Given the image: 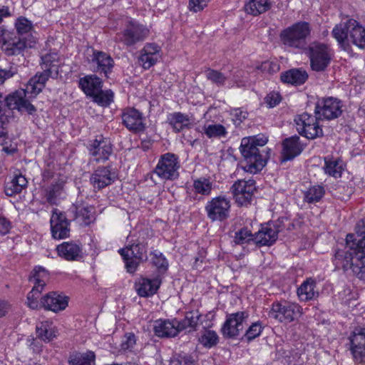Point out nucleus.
<instances>
[{
	"instance_id": "nucleus-52",
	"label": "nucleus",
	"mask_w": 365,
	"mask_h": 365,
	"mask_svg": "<svg viewBox=\"0 0 365 365\" xmlns=\"http://www.w3.org/2000/svg\"><path fill=\"white\" fill-rule=\"evenodd\" d=\"M150 256L153 265L158 269H163L164 270L167 269L168 262L161 252L158 250H154L150 252Z\"/></svg>"
},
{
	"instance_id": "nucleus-3",
	"label": "nucleus",
	"mask_w": 365,
	"mask_h": 365,
	"mask_svg": "<svg viewBox=\"0 0 365 365\" xmlns=\"http://www.w3.org/2000/svg\"><path fill=\"white\" fill-rule=\"evenodd\" d=\"M267 141V138L264 135L244 138L242 140L240 152L244 160L241 163L245 172L255 174L265 166L269 151L265 150L263 147Z\"/></svg>"
},
{
	"instance_id": "nucleus-9",
	"label": "nucleus",
	"mask_w": 365,
	"mask_h": 365,
	"mask_svg": "<svg viewBox=\"0 0 365 365\" xmlns=\"http://www.w3.org/2000/svg\"><path fill=\"white\" fill-rule=\"evenodd\" d=\"M230 200L224 196H217L207 201L205 210L211 222H222L230 217Z\"/></svg>"
},
{
	"instance_id": "nucleus-20",
	"label": "nucleus",
	"mask_w": 365,
	"mask_h": 365,
	"mask_svg": "<svg viewBox=\"0 0 365 365\" xmlns=\"http://www.w3.org/2000/svg\"><path fill=\"white\" fill-rule=\"evenodd\" d=\"M91 63L95 72L103 74L106 78L114 66V61L109 54L96 50L93 51Z\"/></svg>"
},
{
	"instance_id": "nucleus-61",
	"label": "nucleus",
	"mask_w": 365,
	"mask_h": 365,
	"mask_svg": "<svg viewBox=\"0 0 365 365\" xmlns=\"http://www.w3.org/2000/svg\"><path fill=\"white\" fill-rule=\"evenodd\" d=\"M6 98H7V96L6 98H4L2 95V93L0 92V122H4V110H3L4 102L6 105V106L8 107V105L6 103Z\"/></svg>"
},
{
	"instance_id": "nucleus-32",
	"label": "nucleus",
	"mask_w": 365,
	"mask_h": 365,
	"mask_svg": "<svg viewBox=\"0 0 365 365\" xmlns=\"http://www.w3.org/2000/svg\"><path fill=\"white\" fill-rule=\"evenodd\" d=\"M153 330L159 337H174L178 335L174 320L158 319L155 322Z\"/></svg>"
},
{
	"instance_id": "nucleus-26",
	"label": "nucleus",
	"mask_w": 365,
	"mask_h": 365,
	"mask_svg": "<svg viewBox=\"0 0 365 365\" xmlns=\"http://www.w3.org/2000/svg\"><path fill=\"white\" fill-rule=\"evenodd\" d=\"M282 162L290 160L299 155L302 150V145L297 135L286 138L282 143Z\"/></svg>"
},
{
	"instance_id": "nucleus-4",
	"label": "nucleus",
	"mask_w": 365,
	"mask_h": 365,
	"mask_svg": "<svg viewBox=\"0 0 365 365\" xmlns=\"http://www.w3.org/2000/svg\"><path fill=\"white\" fill-rule=\"evenodd\" d=\"M310 33V24L306 21H299L282 30L279 37L284 46L303 48L306 46V39Z\"/></svg>"
},
{
	"instance_id": "nucleus-13",
	"label": "nucleus",
	"mask_w": 365,
	"mask_h": 365,
	"mask_svg": "<svg viewBox=\"0 0 365 365\" xmlns=\"http://www.w3.org/2000/svg\"><path fill=\"white\" fill-rule=\"evenodd\" d=\"M248 316L246 312H237L227 314L226 320L221 328L223 336L227 339H233L239 336L245 328V324Z\"/></svg>"
},
{
	"instance_id": "nucleus-54",
	"label": "nucleus",
	"mask_w": 365,
	"mask_h": 365,
	"mask_svg": "<svg viewBox=\"0 0 365 365\" xmlns=\"http://www.w3.org/2000/svg\"><path fill=\"white\" fill-rule=\"evenodd\" d=\"M136 344V337L132 332L125 333L121 343V349L123 351L132 350Z\"/></svg>"
},
{
	"instance_id": "nucleus-22",
	"label": "nucleus",
	"mask_w": 365,
	"mask_h": 365,
	"mask_svg": "<svg viewBox=\"0 0 365 365\" xmlns=\"http://www.w3.org/2000/svg\"><path fill=\"white\" fill-rule=\"evenodd\" d=\"M351 351L355 361H365V329H356L349 337Z\"/></svg>"
},
{
	"instance_id": "nucleus-25",
	"label": "nucleus",
	"mask_w": 365,
	"mask_h": 365,
	"mask_svg": "<svg viewBox=\"0 0 365 365\" xmlns=\"http://www.w3.org/2000/svg\"><path fill=\"white\" fill-rule=\"evenodd\" d=\"M64 181L62 179H54L43 190V196L50 205H56L64 193Z\"/></svg>"
},
{
	"instance_id": "nucleus-16",
	"label": "nucleus",
	"mask_w": 365,
	"mask_h": 365,
	"mask_svg": "<svg viewBox=\"0 0 365 365\" xmlns=\"http://www.w3.org/2000/svg\"><path fill=\"white\" fill-rule=\"evenodd\" d=\"M51 231L54 239L67 238L70 235V221L65 212L54 208L50 220Z\"/></svg>"
},
{
	"instance_id": "nucleus-29",
	"label": "nucleus",
	"mask_w": 365,
	"mask_h": 365,
	"mask_svg": "<svg viewBox=\"0 0 365 365\" xmlns=\"http://www.w3.org/2000/svg\"><path fill=\"white\" fill-rule=\"evenodd\" d=\"M168 122L175 133H180L184 129L190 128L192 125L191 118L181 112H174L168 115Z\"/></svg>"
},
{
	"instance_id": "nucleus-21",
	"label": "nucleus",
	"mask_w": 365,
	"mask_h": 365,
	"mask_svg": "<svg viewBox=\"0 0 365 365\" xmlns=\"http://www.w3.org/2000/svg\"><path fill=\"white\" fill-rule=\"evenodd\" d=\"M68 297L57 292H51L41 298V307L46 310L58 312L68 307Z\"/></svg>"
},
{
	"instance_id": "nucleus-51",
	"label": "nucleus",
	"mask_w": 365,
	"mask_h": 365,
	"mask_svg": "<svg viewBox=\"0 0 365 365\" xmlns=\"http://www.w3.org/2000/svg\"><path fill=\"white\" fill-rule=\"evenodd\" d=\"M199 341L206 348H211L218 342V336L215 331L205 330L204 333L199 338Z\"/></svg>"
},
{
	"instance_id": "nucleus-64",
	"label": "nucleus",
	"mask_w": 365,
	"mask_h": 365,
	"mask_svg": "<svg viewBox=\"0 0 365 365\" xmlns=\"http://www.w3.org/2000/svg\"><path fill=\"white\" fill-rule=\"evenodd\" d=\"M9 309V304L6 302H0V317H4Z\"/></svg>"
},
{
	"instance_id": "nucleus-14",
	"label": "nucleus",
	"mask_w": 365,
	"mask_h": 365,
	"mask_svg": "<svg viewBox=\"0 0 365 365\" xmlns=\"http://www.w3.org/2000/svg\"><path fill=\"white\" fill-rule=\"evenodd\" d=\"M341 102L337 98L329 97L319 100L315 106V114L321 120L337 118L342 113Z\"/></svg>"
},
{
	"instance_id": "nucleus-27",
	"label": "nucleus",
	"mask_w": 365,
	"mask_h": 365,
	"mask_svg": "<svg viewBox=\"0 0 365 365\" xmlns=\"http://www.w3.org/2000/svg\"><path fill=\"white\" fill-rule=\"evenodd\" d=\"M35 41L32 39H26L24 37L15 38L6 41L3 44V49L9 56L18 55L26 48L32 47Z\"/></svg>"
},
{
	"instance_id": "nucleus-30",
	"label": "nucleus",
	"mask_w": 365,
	"mask_h": 365,
	"mask_svg": "<svg viewBox=\"0 0 365 365\" xmlns=\"http://www.w3.org/2000/svg\"><path fill=\"white\" fill-rule=\"evenodd\" d=\"M101 79L96 75H88L79 80V86L86 96H92L103 86Z\"/></svg>"
},
{
	"instance_id": "nucleus-12",
	"label": "nucleus",
	"mask_w": 365,
	"mask_h": 365,
	"mask_svg": "<svg viewBox=\"0 0 365 365\" xmlns=\"http://www.w3.org/2000/svg\"><path fill=\"white\" fill-rule=\"evenodd\" d=\"M236 203L240 206L250 204L256 191L255 181L252 179L238 180L230 187Z\"/></svg>"
},
{
	"instance_id": "nucleus-42",
	"label": "nucleus",
	"mask_w": 365,
	"mask_h": 365,
	"mask_svg": "<svg viewBox=\"0 0 365 365\" xmlns=\"http://www.w3.org/2000/svg\"><path fill=\"white\" fill-rule=\"evenodd\" d=\"M37 336L44 341H50L55 337L51 324L47 321L40 322L36 325Z\"/></svg>"
},
{
	"instance_id": "nucleus-45",
	"label": "nucleus",
	"mask_w": 365,
	"mask_h": 365,
	"mask_svg": "<svg viewBox=\"0 0 365 365\" xmlns=\"http://www.w3.org/2000/svg\"><path fill=\"white\" fill-rule=\"evenodd\" d=\"M203 130L209 138L225 137L227 133L225 126L220 124L205 125Z\"/></svg>"
},
{
	"instance_id": "nucleus-62",
	"label": "nucleus",
	"mask_w": 365,
	"mask_h": 365,
	"mask_svg": "<svg viewBox=\"0 0 365 365\" xmlns=\"http://www.w3.org/2000/svg\"><path fill=\"white\" fill-rule=\"evenodd\" d=\"M264 68H268L270 72H277L279 70V65L272 62H265L263 64Z\"/></svg>"
},
{
	"instance_id": "nucleus-53",
	"label": "nucleus",
	"mask_w": 365,
	"mask_h": 365,
	"mask_svg": "<svg viewBox=\"0 0 365 365\" xmlns=\"http://www.w3.org/2000/svg\"><path fill=\"white\" fill-rule=\"evenodd\" d=\"M262 331V327L259 322L253 323L246 331L245 337L248 341L255 339L260 335Z\"/></svg>"
},
{
	"instance_id": "nucleus-11",
	"label": "nucleus",
	"mask_w": 365,
	"mask_h": 365,
	"mask_svg": "<svg viewBox=\"0 0 365 365\" xmlns=\"http://www.w3.org/2000/svg\"><path fill=\"white\" fill-rule=\"evenodd\" d=\"M149 33V29L144 25L135 21H130L125 29L118 34V37L123 44L130 46L145 40Z\"/></svg>"
},
{
	"instance_id": "nucleus-44",
	"label": "nucleus",
	"mask_w": 365,
	"mask_h": 365,
	"mask_svg": "<svg viewBox=\"0 0 365 365\" xmlns=\"http://www.w3.org/2000/svg\"><path fill=\"white\" fill-rule=\"evenodd\" d=\"M15 29L19 37L30 35L34 31L32 22L24 16H20L16 20Z\"/></svg>"
},
{
	"instance_id": "nucleus-33",
	"label": "nucleus",
	"mask_w": 365,
	"mask_h": 365,
	"mask_svg": "<svg viewBox=\"0 0 365 365\" xmlns=\"http://www.w3.org/2000/svg\"><path fill=\"white\" fill-rule=\"evenodd\" d=\"M280 78L285 83L298 86L305 83L308 78V73L304 70L293 68L282 73Z\"/></svg>"
},
{
	"instance_id": "nucleus-57",
	"label": "nucleus",
	"mask_w": 365,
	"mask_h": 365,
	"mask_svg": "<svg viewBox=\"0 0 365 365\" xmlns=\"http://www.w3.org/2000/svg\"><path fill=\"white\" fill-rule=\"evenodd\" d=\"M281 101V96L278 93H270L266 97V103L269 107H274Z\"/></svg>"
},
{
	"instance_id": "nucleus-47",
	"label": "nucleus",
	"mask_w": 365,
	"mask_h": 365,
	"mask_svg": "<svg viewBox=\"0 0 365 365\" xmlns=\"http://www.w3.org/2000/svg\"><path fill=\"white\" fill-rule=\"evenodd\" d=\"M93 101L101 106H108L113 101V93L110 90L103 91L102 88L91 96Z\"/></svg>"
},
{
	"instance_id": "nucleus-28",
	"label": "nucleus",
	"mask_w": 365,
	"mask_h": 365,
	"mask_svg": "<svg viewBox=\"0 0 365 365\" xmlns=\"http://www.w3.org/2000/svg\"><path fill=\"white\" fill-rule=\"evenodd\" d=\"M160 284L161 280L158 277L153 279L143 277L135 284L136 292L140 297H151L157 292Z\"/></svg>"
},
{
	"instance_id": "nucleus-17",
	"label": "nucleus",
	"mask_w": 365,
	"mask_h": 365,
	"mask_svg": "<svg viewBox=\"0 0 365 365\" xmlns=\"http://www.w3.org/2000/svg\"><path fill=\"white\" fill-rule=\"evenodd\" d=\"M117 178V172L112 166H99L91 174L90 182L94 189L100 190L114 182Z\"/></svg>"
},
{
	"instance_id": "nucleus-58",
	"label": "nucleus",
	"mask_w": 365,
	"mask_h": 365,
	"mask_svg": "<svg viewBox=\"0 0 365 365\" xmlns=\"http://www.w3.org/2000/svg\"><path fill=\"white\" fill-rule=\"evenodd\" d=\"M11 228V223L4 217H0V235L7 234Z\"/></svg>"
},
{
	"instance_id": "nucleus-7",
	"label": "nucleus",
	"mask_w": 365,
	"mask_h": 365,
	"mask_svg": "<svg viewBox=\"0 0 365 365\" xmlns=\"http://www.w3.org/2000/svg\"><path fill=\"white\" fill-rule=\"evenodd\" d=\"M180 163L178 156L167 153L160 155L153 173L164 180H175L179 178Z\"/></svg>"
},
{
	"instance_id": "nucleus-15",
	"label": "nucleus",
	"mask_w": 365,
	"mask_h": 365,
	"mask_svg": "<svg viewBox=\"0 0 365 365\" xmlns=\"http://www.w3.org/2000/svg\"><path fill=\"white\" fill-rule=\"evenodd\" d=\"M301 307L288 302H275L272 304L269 316L280 322H291L300 314Z\"/></svg>"
},
{
	"instance_id": "nucleus-55",
	"label": "nucleus",
	"mask_w": 365,
	"mask_h": 365,
	"mask_svg": "<svg viewBox=\"0 0 365 365\" xmlns=\"http://www.w3.org/2000/svg\"><path fill=\"white\" fill-rule=\"evenodd\" d=\"M140 61L142 63L143 68L148 69L157 62L158 56L144 53L140 56Z\"/></svg>"
},
{
	"instance_id": "nucleus-23",
	"label": "nucleus",
	"mask_w": 365,
	"mask_h": 365,
	"mask_svg": "<svg viewBox=\"0 0 365 365\" xmlns=\"http://www.w3.org/2000/svg\"><path fill=\"white\" fill-rule=\"evenodd\" d=\"M279 232L278 227L272 222L262 225L261 229L255 234V244L259 246L272 245L277 240Z\"/></svg>"
},
{
	"instance_id": "nucleus-48",
	"label": "nucleus",
	"mask_w": 365,
	"mask_h": 365,
	"mask_svg": "<svg viewBox=\"0 0 365 365\" xmlns=\"http://www.w3.org/2000/svg\"><path fill=\"white\" fill-rule=\"evenodd\" d=\"M170 365H196V361L190 354L179 353L173 356Z\"/></svg>"
},
{
	"instance_id": "nucleus-31",
	"label": "nucleus",
	"mask_w": 365,
	"mask_h": 365,
	"mask_svg": "<svg viewBox=\"0 0 365 365\" xmlns=\"http://www.w3.org/2000/svg\"><path fill=\"white\" fill-rule=\"evenodd\" d=\"M316 281L312 278L305 280L297 289V295L301 301L307 302L315 299L319 296V292L316 289Z\"/></svg>"
},
{
	"instance_id": "nucleus-36",
	"label": "nucleus",
	"mask_w": 365,
	"mask_h": 365,
	"mask_svg": "<svg viewBox=\"0 0 365 365\" xmlns=\"http://www.w3.org/2000/svg\"><path fill=\"white\" fill-rule=\"evenodd\" d=\"M26 178L21 174L16 175L5 187V192L8 196L20 193L27 185Z\"/></svg>"
},
{
	"instance_id": "nucleus-38",
	"label": "nucleus",
	"mask_w": 365,
	"mask_h": 365,
	"mask_svg": "<svg viewBox=\"0 0 365 365\" xmlns=\"http://www.w3.org/2000/svg\"><path fill=\"white\" fill-rule=\"evenodd\" d=\"M271 7L269 0H250L245 5L246 11L253 16L264 13Z\"/></svg>"
},
{
	"instance_id": "nucleus-37",
	"label": "nucleus",
	"mask_w": 365,
	"mask_h": 365,
	"mask_svg": "<svg viewBox=\"0 0 365 365\" xmlns=\"http://www.w3.org/2000/svg\"><path fill=\"white\" fill-rule=\"evenodd\" d=\"M324 170L326 174L335 178H340L344 170V164L340 159H327Z\"/></svg>"
},
{
	"instance_id": "nucleus-18",
	"label": "nucleus",
	"mask_w": 365,
	"mask_h": 365,
	"mask_svg": "<svg viewBox=\"0 0 365 365\" xmlns=\"http://www.w3.org/2000/svg\"><path fill=\"white\" fill-rule=\"evenodd\" d=\"M89 153L97 163H104L113 153L112 144L108 138L102 135L96 138L89 147Z\"/></svg>"
},
{
	"instance_id": "nucleus-34",
	"label": "nucleus",
	"mask_w": 365,
	"mask_h": 365,
	"mask_svg": "<svg viewBox=\"0 0 365 365\" xmlns=\"http://www.w3.org/2000/svg\"><path fill=\"white\" fill-rule=\"evenodd\" d=\"M349 24L351 27L349 40L359 48H364L365 47V29L354 19H349Z\"/></svg>"
},
{
	"instance_id": "nucleus-10",
	"label": "nucleus",
	"mask_w": 365,
	"mask_h": 365,
	"mask_svg": "<svg viewBox=\"0 0 365 365\" xmlns=\"http://www.w3.org/2000/svg\"><path fill=\"white\" fill-rule=\"evenodd\" d=\"M48 278V272L43 267H36L31 272L29 281L34 284V287L27 295V304L32 309L41 307V302H38L39 295L46 285V279Z\"/></svg>"
},
{
	"instance_id": "nucleus-46",
	"label": "nucleus",
	"mask_w": 365,
	"mask_h": 365,
	"mask_svg": "<svg viewBox=\"0 0 365 365\" xmlns=\"http://www.w3.org/2000/svg\"><path fill=\"white\" fill-rule=\"evenodd\" d=\"M250 242L255 243V235H252L247 227H243L235 232L234 242L236 245H242Z\"/></svg>"
},
{
	"instance_id": "nucleus-5",
	"label": "nucleus",
	"mask_w": 365,
	"mask_h": 365,
	"mask_svg": "<svg viewBox=\"0 0 365 365\" xmlns=\"http://www.w3.org/2000/svg\"><path fill=\"white\" fill-rule=\"evenodd\" d=\"M311 68L317 72L324 71L330 64L334 51L329 45L314 41L308 47Z\"/></svg>"
},
{
	"instance_id": "nucleus-35",
	"label": "nucleus",
	"mask_w": 365,
	"mask_h": 365,
	"mask_svg": "<svg viewBox=\"0 0 365 365\" xmlns=\"http://www.w3.org/2000/svg\"><path fill=\"white\" fill-rule=\"evenodd\" d=\"M200 317V315L197 312H189L186 313L183 319L180 321L174 319L175 327L178 329V334L186 329H188L189 332L195 330L198 324Z\"/></svg>"
},
{
	"instance_id": "nucleus-63",
	"label": "nucleus",
	"mask_w": 365,
	"mask_h": 365,
	"mask_svg": "<svg viewBox=\"0 0 365 365\" xmlns=\"http://www.w3.org/2000/svg\"><path fill=\"white\" fill-rule=\"evenodd\" d=\"M12 76L10 71L0 68V84L3 83L4 81Z\"/></svg>"
},
{
	"instance_id": "nucleus-60",
	"label": "nucleus",
	"mask_w": 365,
	"mask_h": 365,
	"mask_svg": "<svg viewBox=\"0 0 365 365\" xmlns=\"http://www.w3.org/2000/svg\"><path fill=\"white\" fill-rule=\"evenodd\" d=\"M143 51H144V53H149L150 55H155V56H158V53L160 51V48H159V46H158L155 44L148 43L144 47Z\"/></svg>"
},
{
	"instance_id": "nucleus-1",
	"label": "nucleus",
	"mask_w": 365,
	"mask_h": 365,
	"mask_svg": "<svg viewBox=\"0 0 365 365\" xmlns=\"http://www.w3.org/2000/svg\"><path fill=\"white\" fill-rule=\"evenodd\" d=\"M43 72L37 73L29 81L26 88L21 89L9 95L6 98L8 108L11 110H18L20 112H27L33 114L36 110L26 98L35 97L45 87L48 78H56L58 75V56L56 53H48L41 57Z\"/></svg>"
},
{
	"instance_id": "nucleus-24",
	"label": "nucleus",
	"mask_w": 365,
	"mask_h": 365,
	"mask_svg": "<svg viewBox=\"0 0 365 365\" xmlns=\"http://www.w3.org/2000/svg\"><path fill=\"white\" fill-rule=\"evenodd\" d=\"M56 250L58 255L67 261H77L83 256L81 245L72 241L58 245Z\"/></svg>"
},
{
	"instance_id": "nucleus-43",
	"label": "nucleus",
	"mask_w": 365,
	"mask_h": 365,
	"mask_svg": "<svg viewBox=\"0 0 365 365\" xmlns=\"http://www.w3.org/2000/svg\"><path fill=\"white\" fill-rule=\"evenodd\" d=\"M324 193L325 191L322 186L314 185L304 192V200L308 203L317 202L322 199Z\"/></svg>"
},
{
	"instance_id": "nucleus-40",
	"label": "nucleus",
	"mask_w": 365,
	"mask_h": 365,
	"mask_svg": "<svg viewBox=\"0 0 365 365\" xmlns=\"http://www.w3.org/2000/svg\"><path fill=\"white\" fill-rule=\"evenodd\" d=\"M72 209V211L76 213L75 218L78 220L81 224L88 225L93 220V208L73 205Z\"/></svg>"
},
{
	"instance_id": "nucleus-2",
	"label": "nucleus",
	"mask_w": 365,
	"mask_h": 365,
	"mask_svg": "<svg viewBox=\"0 0 365 365\" xmlns=\"http://www.w3.org/2000/svg\"><path fill=\"white\" fill-rule=\"evenodd\" d=\"M365 219L357 226V235H347L344 250L335 253V260L341 262L344 268L349 267L360 279L365 277Z\"/></svg>"
},
{
	"instance_id": "nucleus-39",
	"label": "nucleus",
	"mask_w": 365,
	"mask_h": 365,
	"mask_svg": "<svg viewBox=\"0 0 365 365\" xmlns=\"http://www.w3.org/2000/svg\"><path fill=\"white\" fill-rule=\"evenodd\" d=\"M350 29L349 20L345 23L336 25L333 29L332 36L341 46H344L346 41H349Z\"/></svg>"
},
{
	"instance_id": "nucleus-56",
	"label": "nucleus",
	"mask_w": 365,
	"mask_h": 365,
	"mask_svg": "<svg viewBox=\"0 0 365 365\" xmlns=\"http://www.w3.org/2000/svg\"><path fill=\"white\" fill-rule=\"evenodd\" d=\"M210 0H190L189 8L193 12H198L203 10Z\"/></svg>"
},
{
	"instance_id": "nucleus-41",
	"label": "nucleus",
	"mask_w": 365,
	"mask_h": 365,
	"mask_svg": "<svg viewBox=\"0 0 365 365\" xmlns=\"http://www.w3.org/2000/svg\"><path fill=\"white\" fill-rule=\"evenodd\" d=\"M193 188L197 194L208 196L211 194L213 183L209 178L205 177L199 178L193 181Z\"/></svg>"
},
{
	"instance_id": "nucleus-8",
	"label": "nucleus",
	"mask_w": 365,
	"mask_h": 365,
	"mask_svg": "<svg viewBox=\"0 0 365 365\" xmlns=\"http://www.w3.org/2000/svg\"><path fill=\"white\" fill-rule=\"evenodd\" d=\"M317 115L307 113L297 115L294 118L297 130L301 135L308 139H314L323 135V130L319 125Z\"/></svg>"
},
{
	"instance_id": "nucleus-59",
	"label": "nucleus",
	"mask_w": 365,
	"mask_h": 365,
	"mask_svg": "<svg viewBox=\"0 0 365 365\" xmlns=\"http://www.w3.org/2000/svg\"><path fill=\"white\" fill-rule=\"evenodd\" d=\"M232 115L239 122H242L247 118L248 113L247 111L242 110L241 108H236L233 110Z\"/></svg>"
},
{
	"instance_id": "nucleus-19",
	"label": "nucleus",
	"mask_w": 365,
	"mask_h": 365,
	"mask_svg": "<svg viewBox=\"0 0 365 365\" xmlns=\"http://www.w3.org/2000/svg\"><path fill=\"white\" fill-rule=\"evenodd\" d=\"M123 125L133 133L143 132L145 129V123L142 113L134 108H127L121 115Z\"/></svg>"
},
{
	"instance_id": "nucleus-6",
	"label": "nucleus",
	"mask_w": 365,
	"mask_h": 365,
	"mask_svg": "<svg viewBox=\"0 0 365 365\" xmlns=\"http://www.w3.org/2000/svg\"><path fill=\"white\" fill-rule=\"evenodd\" d=\"M123 257L127 271L129 273H134L140 263L147 259V244L137 242L130 244L119 250Z\"/></svg>"
},
{
	"instance_id": "nucleus-49",
	"label": "nucleus",
	"mask_w": 365,
	"mask_h": 365,
	"mask_svg": "<svg viewBox=\"0 0 365 365\" xmlns=\"http://www.w3.org/2000/svg\"><path fill=\"white\" fill-rule=\"evenodd\" d=\"M95 355L93 352L74 355L69 361L71 365H92Z\"/></svg>"
},
{
	"instance_id": "nucleus-50",
	"label": "nucleus",
	"mask_w": 365,
	"mask_h": 365,
	"mask_svg": "<svg viewBox=\"0 0 365 365\" xmlns=\"http://www.w3.org/2000/svg\"><path fill=\"white\" fill-rule=\"evenodd\" d=\"M205 76L209 81L216 84L217 86H225L227 79V77L220 71L211 68H208L205 71Z\"/></svg>"
}]
</instances>
